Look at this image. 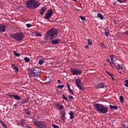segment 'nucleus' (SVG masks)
Wrapping results in <instances>:
<instances>
[{
	"label": "nucleus",
	"mask_w": 128,
	"mask_h": 128,
	"mask_svg": "<svg viewBox=\"0 0 128 128\" xmlns=\"http://www.w3.org/2000/svg\"><path fill=\"white\" fill-rule=\"evenodd\" d=\"M126 0H118L117 2H120V4H124L126 2Z\"/></svg>",
	"instance_id": "obj_31"
},
{
	"label": "nucleus",
	"mask_w": 128,
	"mask_h": 128,
	"mask_svg": "<svg viewBox=\"0 0 128 128\" xmlns=\"http://www.w3.org/2000/svg\"><path fill=\"white\" fill-rule=\"evenodd\" d=\"M46 7H42V8L40 10V14H41V16H42L44 14V12H46Z\"/></svg>",
	"instance_id": "obj_13"
},
{
	"label": "nucleus",
	"mask_w": 128,
	"mask_h": 128,
	"mask_svg": "<svg viewBox=\"0 0 128 128\" xmlns=\"http://www.w3.org/2000/svg\"><path fill=\"white\" fill-rule=\"evenodd\" d=\"M33 124H34V126H36L39 128H48L46 123L44 121H34Z\"/></svg>",
	"instance_id": "obj_5"
},
{
	"label": "nucleus",
	"mask_w": 128,
	"mask_h": 128,
	"mask_svg": "<svg viewBox=\"0 0 128 128\" xmlns=\"http://www.w3.org/2000/svg\"><path fill=\"white\" fill-rule=\"evenodd\" d=\"M67 87H68V90L70 89V84H68Z\"/></svg>",
	"instance_id": "obj_46"
},
{
	"label": "nucleus",
	"mask_w": 128,
	"mask_h": 128,
	"mask_svg": "<svg viewBox=\"0 0 128 128\" xmlns=\"http://www.w3.org/2000/svg\"><path fill=\"white\" fill-rule=\"evenodd\" d=\"M68 98H69L70 100H74V98L72 97V96H68Z\"/></svg>",
	"instance_id": "obj_43"
},
{
	"label": "nucleus",
	"mask_w": 128,
	"mask_h": 128,
	"mask_svg": "<svg viewBox=\"0 0 128 128\" xmlns=\"http://www.w3.org/2000/svg\"><path fill=\"white\" fill-rule=\"evenodd\" d=\"M80 18L82 20H86V17L84 16H80Z\"/></svg>",
	"instance_id": "obj_39"
},
{
	"label": "nucleus",
	"mask_w": 128,
	"mask_h": 128,
	"mask_svg": "<svg viewBox=\"0 0 128 128\" xmlns=\"http://www.w3.org/2000/svg\"><path fill=\"white\" fill-rule=\"evenodd\" d=\"M106 74H108V76H110L112 78V80H114V78L113 77L114 76L112 75V73H110L108 71H106Z\"/></svg>",
	"instance_id": "obj_23"
},
{
	"label": "nucleus",
	"mask_w": 128,
	"mask_h": 128,
	"mask_svg": "<svg viewBox=\"0 0 128 128\" xmlns=\"http://www.w3.org/2000/svg\"><path fill=\"white\" fill-rule=\"evenodd\" d=\"M42 72L40 70H38V68H36L35 69H34L32 71H31L30 72V76H32V74H33L34 76H29L30 78H36V76L38 78V76H40V74H41Z\"/></svg>",
	"instance_id": "obj_6"
},
{
	"label": "nucleus",
	"mask_w": 128,
	"mask_h": 128,
	"mask_svg": "<svg viewBox=\"0 0 128 128\" xmlns=\"http://www.w3.org/2000/svg\"><path fill=\"white\" fill-rule=\"evenodd\" d=\"M110 64L112 68H114V66H116V64L114 62H111L110 63Z\"/></svg>",
	"instance_id": "obj_32"
},
{
	"label": "nucleus",
	"mask_w": 128,
	"mask_h": 128,
	"mask_svg": "<svg viewBox=\"0 0 128 128\" xmlns=\"http://www.w3.org/2000/svg\"><path fill=\"white\" fill-rule=\"evenodd\" d=\"M58 82L59 84H62V83H60V80H58Z\"/></svg>",
	"instance_id": "obj_51"
},
{
	"label": "nucleus",
	"mask_w": 128,
	"mask_h": 128,
	"mask_svg": "<svg viewBox=\"0 0 128 128\" xmlns=\"http://www.w3.org/2000/svg\"><path fill=\"white\" fill-rule=\"evenodd\" d=\"M16 104H18H18H20V102H17Z\"/></svg>",
	"instance_id": "obj_48"
},
{
	"label": "nucleus",
	"mask_w": 128,
	"mask_h": 128,
	"mask_svg": "<svg viewBox=\"0 0 128 128\" xmlns=\"http://www.w3.org/2000/svg\"><path fill=\"white\" fill-rule=\"evenodd\" d=\"M58 30L56 28H51L48 30L44 35V39L47 40L48 42L51 41L52 44H57L60 42L58 39L56 38L58 36Z\"/></svg>",
	"instance_id": "obj_1"
},
{
	"label": "nucleus",
	"mask_w": 128,
	"mask_h": 128,
	"mask_svg": "<svg viewBox=\"0 0 128 128\" xmlns=\"http://www.w3.org/2000/svg\"><path fill=\"white\" fill-rule=\"evenodd\" d=\"M6 30V26L4 24H0V32H4Z\"/></svg>",
	"instance_id": "obj_10"
},
{
	"label": "nucleus",
	"mask_w": 128,
	"mask_h": 128,
	"mask_svg": "<svg viewBox=\"0 0 128 128\" xmlns=\"http://www.w3.org/2000/svg\"><path fill=\"white\" fill-rule=\"evenodd\" d=\"M25 112H26V114H28V115L30 114V112L28 111V109H26Z\"/></svg>",
	"instance_id": "obj_38"
},
{
	"label": "nucleus",
	"mask_w": 128,
	"mask_h": 128,
	"mask_svg": "<svg viewBox=\"0 0 128 128\" xmlns=\"http://www.w3.org/2000/svg\"><path fill=\"white\" fill-rule=\"evenodd\" d=\"M26 28H32V24H26Z\"/></svg>",
	"instance_id": "obj_41"
},
{
	"label": "nucleus",
	"mask_w": 128,
	"mask_h": 128,
	"mask_svg": "<svg viewBox=\"0 0 128 128\" xmlns=\"http://www.w3.org/2000/svg\"><path fill=\"white\" fill-rule=\"evenodd\" d=\"M26 8L29 10H35L40 6V3L38 0H28L26 3Z\"/></svg>",
	"instance_id": "obj_2"
},
{
	"label": "nucleus",
	"mask_w": 128,
	"mask_h": 128,
	"mask_svg": "<svg viewBox=\"0 0 128 128\" xmlns=\"http://www.w3.org/2000/svg\"><path fill=\"white\" fill-rule=\"evenodd\" d=\"M50 82V81L48 82H48Z\"/></svg>",
	"instance_id": "obj_56"
},
{
	"label": "nucleus",
	"mask_w": 128,
	"mask_h": 128,
	"mask_svg": "<svg viewBox=\"0 0 128 128\" xmlns=\"http://www.w3.org/2000/svg\"><path fill=\"white\" fill-rule=\"evenodd\" d=\"M106 62H109V64L112 62L110 61V60L109 58H108L106 59Z\"/></svg>",
	"instance_id": "obj_44"
},
{
	"label": "nucleus",
	"mask_w": 128,
	"mask_h": 128,
	"mask_svg": "<svg viewBox=\"0 0 128 128\" xmlns=\"http://www.w3.org/2000/svg\"><path fill=\"white\" fill-rule=\"evenodd\" d=\"M116 68H118V72L120 74H122V70L124 69V68L122 67V66L120 64H118V66L116 67Z\"/></svg>",
	"instance_id": "obj_11"
},
{
	"label": "nucleus",
	"mask_w": 128,
	"mask_h": 128,
	"mask_svg": "<svg viewBox=\"0 0 128 128\" xmlns=\"http://www.w3.org/2000/svg\"><path fill=\"white\" fill-rule=\"evenodd\" d=\"M66 111L62 112V115L61 116V119L64 122L66 120Z\"/></svg>",
	"instance_id": "obj_16"
},
{
	"label": "nucleus",
	"mask_w": 128,
	"mask_h": 128,
	"mask_svg": "<svg viewBox=\"0 0 128 128\" xmlns=\"http://www.w3.org/2000/svg\"><path fill=\"white\" fill-rule=\"evenodd\" d=\"M0 123L2 124V126H4V128H8V126H6V124L4 122V121L0 120Z\"/></svg>",
	"instance_id": "obj_22"
},
{
	"label": "nucleus",
	"mask_w": 128,
	"mask_h": 128,
	"mask_svg": "<svg viewBox=\"0 0 128 128\" xmlns=\"http://www.w3.org/2000/svg\"><path fill=\"white\" fill-rule=\"evenodd\" d=\"M52 126L54 128H60L58 127V126L57 125H56L54 124H52Z\"/></svg>",
	"instance_id": "obj_42"
},
{
	"label": "nucleus",
	"mask_w": 128,
	"mask_h": 128,
	"mask_svg": "<svg viewBox=\"0 0 128 128\" xmlns=\"http://www.w3.org/2000/svg\"><path fill=\"white\" fill-rule=\"evenodd\" d=\"M98 18H100V20H104V16H102V14L100 13H98L97 14Z\"/></svg>",
	"instance_id": "obj_20"
},
{
	"label": "nucleus",
	"mask_w": 128,
	"mask_h": 128,
	"mask_svg": "<svg viewBox=\"0 0 128 128\" xmlns=\"http://www.w3.org/2000/svg\"><path fill=\"white\" fill-rule=\"evenodd\" d=\"M24 60H25L26 62H30V58H28V57H25L24 58Z\"/></svg>",
	"instance_id": "obj_28"
},
{
	"label": "nucleus",
	"mask_w": 128,
	"mask_h": 128,
	"mask_svg": "<svg viewBox=\"0 0 128 128\" xmlns=\"http://www.w3.org/2000/svg\"><path fill=\"white\" fill-rule=\"evenodd\" d=\"M122 126V128H126V125H124V124H123V125Z\"/></svg>",
	"instance_id": "obj_49"
},
{
	"label": "nucleus",
	"mask_w": 128,
	"mask_h": 128,
	"mask_svg": "<svg viewBox=\"0 0 128 128\" xmlns=\"http://www.w3.org/2000/svg\"><path fill=\"white\" fill-rule=\"evenodd\" d=\"M13 54L14 55L16 56H20V54L19 53L16 52V51L13 52Z\"/></svg>",
	"instance_id": "obj_30"
},
{
	"label": "nucleus",
	"mask_w": 128,
	"mask_h": 128,
	"mask_svg": "<svg viewBox=\"0 0 128 128\" xmlns=\"http://www.w3.org/2000/svg\"><path fill=\"white\" fill-rule=\"evenodd\" d=\"M14 106H18V104H14Z\"/></svg>",
	"instance_id": "obj_53"
},
{
	"label": "nucleus",
	"mask_w": 128,
	"mask_h": 128,
	"mask_svg": "<svg viewBox=\"0 0 128 128\" xmlns=\"http://www.w3.org/2000/svg\"><path fill=\"white\" fill-rule=\"evenodd\" d=\"M104 34L106 36H110V32H108V28L104 29Z\"/></svg>",
	"instance_id": "obj_19"
},
{
	"label": "nucleus",
	"mask_w": 128,
	"mask_h": 128,
	"mask_svg": "<svg viewBox=\"0 0 128 128\" xmlns=\"http://www.w3.org/2000/svg\"><path fill=\"white\" fill-rule=\"evenodd\" d=\"M110 108L111 109L114 108V110H118V106H116L110 105Z\"/></svg>",
	"instance_id": "obj_25"
},
{
	"label": "nucleus",
	"mask_w": 128,
	"mask_h": 128,
	"mask_svg": "<svg viewBox=\"0 0 128 128\" xmlns=\"http://www.w3.org/2000/svg\"><path fill=\"white\" fill-rule=\"evenodd\" d=\"M7 96H8V98H14V94H8Z\"/></svg>",
	"instance_id": "obj_35"
},
{
	"label": "nucleus",
	"mask_w": 128,
	"mask_h": 128,
	"mask_svg": "<svg viewBox=\"0 0 128 128\" xmlns=\"http://www.w3.org/2000/svg\"><path fill=\"white\" fill-rule=\"evenodd\" d=\"M88 46H90V45L87 44L84 46L85 48H88Z\"/></svg>",
	"instance_id": "obj_45"
},
{
	"label": "nucleus",
	"mask_w": 128,
	"mask_h": 128,
	"mask_svg": "<svg viewBox=\"0 0 128 128\" xmlns=\"http://www.w3.org/2000/svg\"><path fill=\"white\" fill-rule=\"evenodd\" d=\"M26 128H32V127H30V126H27L26 127Z\"/></svg>",
	"instance_id": "obj_52"
},
{
	"label": "nucleus",
	"mask_w": 128,
	"mask_h": 128,
	"mask_svg": "<svg viewBox=\"0 0 128 128\" xmlns=\"http://www.w3.org/2000/svg\"><path fill=\"white\" fill-rule=\"evenodd\" d=\"M72 94L74 96V92H72Z\"/></svg>",
	"instance_id": "obj_55"
},
{
	"label": "nucleus",
	"mask_w": 128,
	"mask_h": 128,
	"mask_svg": "<svg viewBox=\"0 0 128 128\" xmlns=\"http://www.w3.org/2000/svg\"><path fill=\"white\" fill-rule=\"evenodd\" d=\"M14 98L15 100H22V96H20L18 95H14Z\"/></svg>",
	"instance_id": "obj_18"
},
{
	"label": "nucleus",
	"mask_w": 128,
	"mask_h": 128,
	"mask_svg": "<svg viewBox=\"0 0 128 128\" xmlns=\"http://www.w3.org/2000/svg\"><path fill=\"white\" fill-rule=\"evenodd\" d=\"M62 98H63V100H68V98L66 97L64 95L62 96Z\"/></svg>",
	"instance_id": "obj_37"
},
{
	"label": "nucleus",
	"mask_w": 128,
	"mask_h": 128,
	"mask_svg": "<svg viewBox=\"0 0 128 128\" xmlns=\"http://www.w3.org/2000/svg\"><path fill=\"white\" fill-rule=\"evenodd\" d=\"M64 85H58V86L57 88H64Z\"/></svg>",
	"instance_id": "obj_40"
},
{
	"label": "nucleus",
	"mask_w": 128,
	"mask_h": 128,
	"mask_svg": "<svg viewBox=\"0 0 128 128\" xmlns=\"http://www.w3.org/2000/svg\"><path fill=\"white\" fill-rule=\"evenodd\" d=\"M120 100L122 104L124 102V97L122 96H120Z\"/></svg>",
	"instance_id": "obj_33"
},
{
	"label": "nucleus",
	"mask_w": 128,
	"mask_h": 128,
	"mask_svg": "<svg viewBox=\"0 0 128 128\" xmlns=\"http://www.w3.org/2000/svg\"><path fill=\"white\" fill-rule=\"evenodd\" d=\"M68 90L71 92V94H72V89H68Z\"/></svg>",
	"instance_id": "obj_47"
},
{
	"label": "nucleus",
	"mask_w": 128,
	"mask_h": 128,
	"mask_svg": "<svg viewBox=\"0 0 128 128\" xmlns=\"http://www.w3.org/2000/svg\"><path fill=\"white\" fill-rule=\"evenodd\" d=\"M52 14H54V12L52 10H48L46 12L44 18L45 20H50V18H52Z\"/></svg>",
	"instance_id": "obj_8"
},
{
	"label": "nucleus",
	"mask_w": 128,
	"mask_h": 128,
	"mask_svg": "<svg viewBox=\"0 0 128 128\" xmlns=\"http://www.w3.org/2000/svg\"><path fill=\"white\" fill-rule=\"evenodd\" d=\"M125 82V86H126V88H128V79L124 80Z\"/></svg>",
	"instance_id": "obj_34"
},
{
	"label": "nucleus",
	"mask_w": 128,
	"mask_h": 128,
	"mask_svg": "<svg viewBox=\"0 0 128 128\" xmlns=\"http://www.w3.org/2000/svg\"><path fill=\"white\" fill-rule=\"evenodd\" d=\"M94 110L101 114H105L108 112V108L100 104H95L93 106Z\"/></svg>",
	"instance_id": "obj_3"
},
{
	"label": "nucleus",
	"mask_w": 128,
	"mask_h": 128,
	"mask_svg": "<svg viewBox=\"0 0 128 128\" xmlns=\"http://www.w3.org/2000/svg\"><path fill=\"white\" fill-rule=\"evenodd\" d=\"M88 46H92V40L90 39H88Z\"/></svg>",
	"instance_id": "obj_27"
},
{
	"label": "nucleus",
	"mask_w": 128,
	"mask_h": 128,
	"mask_svg": "<svg viewBox=\"0 0 128 128\" xmlns=\"http://www.w3.org/2000/svg\"><path fill=\"white\" fill-rule=\"evenodd\" d=\"M35 35L36 36H42V34L38 32H36Z\"/></svg>",
	"instance_id": "obj_26"
},
{
	"label": "nucleus",
	"mask_w": 128,
	"mask_h": 128,
	"mask_svg": "<svg viewBox=\"0 0 128 128\" xmlns=\"http://www.w3.org/2000/svg\"><path fill=\"white\" fill-rule=\"evenodd\" d=\"M44 58L43 59H40L38 60L39 64L42 65L44 64Z\"/></svg>",
	"instance_id": "obj_24"
},
{
	"label": "nucleus",
	"mask_w": 128,
	"mask_h": 128,
	"mask_svg": "<svg viewBox=\"0 0 128 128\" xmlns=\"http://www.w3.org/2000/svg\"><path fill=\"white\" fill-rule=\"evenodd\" d=\"M10 36L11 38H14V40H16L17 42L22 40V38H24V34L22 32L16 34H11Z\"/></svg>",
	"instance_id": "obj_4"
},
{
	"label": "nucleus",
	"mask_w": 128,
	"mask_h": 128,
	"mask_svg": "<svg viewBox=\"0 0 128 128\" xmlns=\"http://www.w3.org/2000/svg\"><path fill=\"white\" fill-rule=\"evenodd\" d=\"M100 46H101V48H106V45H104V42H102L100 44Z\"/></svg>",
	"instance_id": "obj_29"
},
{
	"label": "nucleus",
	"mask_w": 128,
	"mask_h": 128,
	"mask_svg": "<svg viewBox=\"0 0 128 128\" xmlns=\"http://www.w3.org/2000/svg\"><path fill=\"white\" fill-rule=\"evenodd\" d=\"M125 34H128V31L125 32Z\"/></svg>",
	"instance_id": "obj_50"
},
{
	"label": "nucleus",
	"mask_w": 128,
	"mask_h": 128,
	"mask_svg": "<svg viewBox=\"0 0 128 128\" xmlns=\"http://www.w3.org/2000/svg\"><path fill=\"white\" fill-rule=\"evenodd\" d=\"M28 100H30V98H28L23 99L22 102H20V104H24L27 102H28Z\"/></svg>",
	"instance_id": "obj_14"
},
{
	"label": "nucleus",
	"mask_w": 128,
	"mask_h": 128,
	"mask_svg": "<svg viewBox=\"0 0 128 128\" xmlns=\"http://www.w3.org/2000/svg\"><path fill=\"white\" fill-rule=\"evenodd\" d=\"M114 54L110 56V58L112 60L111 62H114Z\"/></svg>",
	"instance_id": "obj_36"
},
{
	"label": "nucleus",
	"mask_w": 128,
	"mask_h": 128,
	"mask_svg": "<svg viewBox=\"0 0 128 128\" xmlns=\"http://www.w3.org/2000/svg\"><path fill=\"white\" fill-rule=\"evenodd\" d=\"M74 2H78V0H73Z\"/></svg>",
	"instance_id": "obj_54"
},
{
	"label": "nucleus",
	"mask_w": 128,
	"mask_h": 128,
	"mask_svg": "<svg viewBox=\"0 0 128 128\" xmlns=\"http://www.w3.org/2000/svg\"><path fill=\"white\" fill-rule=\"evenodd\" d=\"M11 66L16 72H18V66H16L14 64H12Z\"/></svg>",
	"instance_id": "obj_15"
},
{
	"label": "nucleus",
	"mask_w": 128,
	"mask_h": 128,
	"mask_svg": "<svg viewBox=\"0 0 128 128\" xmlns=\"http://www.w3.org/2000/svg\"><path fill=\"white\" fill-rule=\"evenodd\" d=\"M76 84L78 86L80 90H84V87L82 86V82L80 79H76Z\"/></svg>",
	"instance_id": "obj_9"
},
{
	"label": "nucleus",
	"mask_w": 128,
	"mask_h": 128,
	"mask_svg": "<svg viewBox=\"0 0 128 128\" xmlns=\"http://www.w3.org/2000/svg\"><path fill=\"white\" fill-rule=\"evenodd\" d=\"M70 70L73 76H80L82 74V70L75 68H70Z\"/></svg>",
	"instance_id": "obj_7"
},
{
	"label": "nucleus",
	"mask_w": 128,
	"mask_h": 128,
	"mask_svg": "<svg viewBox=\"0 0 128 128\" xmlns=\"http://www.w3.org/2000/svg\"><path fill=\"white\" fill-rule=\"evenodd\" d=\"M127 128H128V126L127 127Z\"/></svg>",
	"instance_id": "obj_57"
},
{
	"label": "nucleus",
	"mask_w": 128,
	"mask_h": 128,
	"mask_svg": "<svg viewBox=\"0 0 128 128\" xmlns=\"http://www.w3.org/2000/svg\"><path fill=\"white\" fill-rule=\"evenodd\" d=\"M69 114L70 116V120H72V118H74V112H72V111H70Z\"/></svg>",
	"instance_id": "obj_17"
},
{
	"label": "nucleus",
	"mask_w": 128,
	"mask_h": 128,
	"mask_svg": "<svg viewBox=\"0 0 128 128\" xmlns=\"http://www.w3.org/2000/svg\"><path fill=\"white\" fill-rule=\"evenodd\" d=\"M96 90H98V88H104V83H100L98 84V86H95Z\"/></svg>",
	"instance_id": "obj_12"
},
{
	"label": "nucleus",
	"mask_w": 128,
	"mask_h": 128,
	"mask_svg": "<svg viewBox=\"0 0 128 128\" xmlns=\"http://www.w3.org/2000/svg\"><path fill=\"white\" fill-rule=\"evenodd\" d=\"M56 106H58V110H64V106L60 105V104H56Z\"/></svg>",
	"instance_id": "obj_21"
}]
</instances>
